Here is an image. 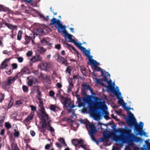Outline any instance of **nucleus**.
<instances>
[{
  "mask_svg": "<svg viewBox=\"0 0 150 150\" xmlns=\"http://www.w3.org/2000/svg\"><path fill=\"white\" fill-rule=\"evenodd\" d=\"M81 50L82 51L88 58V64L91 65V67L96 71H100L101 72V75L104 76V79H95L96 75L94 74L93 79L94 81L97 84H100L103 86H105V83H106L109 86L111 85V80L110 79V75L108 72H105L104 70H102L100 68L97 67L99 64V63L92 59L93 56L90 55V49L86 50V48L82 47Z\"/></svg>",
  "mask_w": 150,
  "mask_h": 150,
  "instance_id": "1",
  "label": "nucleus"
},
{
  "mask_svg": "<svg viewBox=\"0 0 150 150\" xmlns=\"http://www.w3.org/2000/svg\"><path fill=\"white\" fill-rule=\"evenodd\" d=\"M116 132L120 134V137L117 140L122 144L127 143L128 146L125 150H139V147L134 143V142L142 143L143 140L138 137L135 136L132 133H128L125 137L122 135L125 134V130L124 129L118 128L116 130Z\"/></svg>",
  "mask_w": 150,
  "mask_h": 150,
  "instance_id": "2",
  "label": "nucleus"
},
{
  "mask_svg": "<svg viewBox=\"0 0 150 150\" xmlns=\"http://www.w3.org/2000/svg\"><path fill=\"white\" fill-rule=\"evenodd\" d=\"M51 24H55L56 28L57 29L59 33H62L65 40L68 39L69 42H73L74 40V36L68 33L66 31V27L65 25H63L61 21L59 20H57L55 18H52L51 20Z\"/></svg>",
  "mask_w": 150,
  "mask_h": 150,
  "instance_id": "3",
  "label": "nucleus"
},
{
  "mask_svg": "<svg viewBox=\"0 0 150 150\" xmlns=\"http://www.w3.org/2000/svg\"><path fill=\"white\" fill-rule=\"evenodd\" d=\"M111 81V85L110 86H109L108 85V86L105 85V86L107 88V91H108V87H110V91L115 94H117L116 95L117 96V99H118V103L121 106H122V107L126 111H129L131 109L133 110V108H129L127 107L126 106L127 103H125L124 101L123 98V97L121 96V93L120 91L119 87L118 86L115 87V83H112Z\"/></svg>",
  "mask_w": 150,
  "mask_h": 150,
  "instance_id": "4",
  "label": "nucleus"
},
{
  "mask_svg": "<svg viewBox=\"0 0 150 150\" xmlns=\"http://www.w3.org/2000/svg\"><path fill=\"white\" fill-rule=\"evenodd\" d=\"M80 122L81 124L83 123L86 125V128L91 139L93 141H96L94 135L98 131L99 129H97L96 127L93 123H90L86 119L80 120Z\"/></svg>",
  "mask_w": 150,
  "mask_h": 150,
  "instance_id": "5",
  "label": "nucleus"
},
{
  "mask_svg": "<svg viewBox=\"0 0 150 150\" xmlns=\"http://www.w3.org/2000/svg\"><path fill=\"white\" fill-rule=\"evenodd\" d=\"M94 99L95 100L94 105L103 111L102 112H98L100 115H103L104 112L107 113L108 108L105 101L103 99L97 97H95Z\"/></svg>",
  "mask_w": 150,
  "mask_h": 150,
  "instance_id": "6",
  "label": "nucleus"
},
{
  "mask_svg": "<svg viewBox=\"0 0 150 150\" xmlns=\"http://www.w3.org/2000/svg\"><path fill=\"white\" fill-rule=\"evenodd\" d=\"M40 116V118L42 120L40 122V125H41V127L40 129V131L44 132L46 130H50L52 133L54 132V129L50 126L49 122L47 120L48 116L47 118H45L44 116L42 117V113H41Z\"/></svg>",
  "mask_w": 150,
  "mask_h": 150,
  "instance_id": "7",
  "label": "nucleus"
},
{
  "mask_svg": "<svg viewBox=\"0 0 150 150\" xmlns=\"http://www.w3.org/2000/svg\"><path fill=\"white\" fill-rule=\"evenodd\" d=\"M110 123L106 125L103 123L99 122L98 125L99 126L101 130V132L103 133L104 140L106 141H108L109 138L108 132H109L108 126L110 125Z\"/></svg>",
  "mask_w": 150,
  "mask_h": 150,
  "instance_id": "8",
  "label": "nucleus"
},
{
  "mask_svg": "<svg viewBox=\"0 0 150 150\" xmlns=\"http://www.w3.org/2000/svg\"><path fill=\"white\" fill-rule=\"evenodd\" d=\"M40 92H38L37 95V97L39 100V110L40 111L41 113H42V117H44H44L47 119L48 117V115L44 111L45 108L44 107L43 103L42 100V98L40 97Z\"/></svg>",
  "mask_w": 150,
  "mask_h": 150,
  "instance_id": "9",
  "label": "nucleus"
},
{
  "mask_svg": "<svg viewBox=\"0 0 150 150\" xmlns=\"http://www.w3.org/2000/svg\"><path fill=\"white\" fill-rule=\"evenodd\" d=\"M61 101L64 106L67 108L69 113L71 112V110L75 107V106L71 105L70 100L66 98L62 97Z\"/></svg>",
  "mask_w": 150,
  "mask_h": 150,
  "instance_id": "10",
  "label": "nucleus"
},
{
  "mask_svg": "<svg viewBox=\"0 0 150 150\" xmlns=\"http://www.w3.org/2000/svg\"><path fill=\"white\" fill-rule=\"evenodd\" d=\"M72 143L76 147V146H79L85 150H88V146L85 143L83 140L82 139H73L72 140Z\"/></svg>",
  "mask_w": 150,
  "mask_h": 150,
  "instance_id": "11",
  "label": "nucleus"
},
{
  "mask_svg": "<svg viewBox=\"0 0 150 150\" xmlns=\"http://www.w3.org/2000/svg\"><path fill=\"white\" fill-rule=\"evenodd\" d=\"M128 117L127 119V121L129 126H132L134 124H137L136 119L134 115L131 112H129L128 114Z\"/></svg>",
  "mask_w": 150,
  "mask_h": 150,
  "instance_id": "12",
  "label": "nucleus"
},
{
  "mask_svg": "<svg viewBox=\"0 0 150 150\" xmlns=\"http://www.w3.org/2000/svg\"><path fill=\"white\" fill-rule=\"evenodd\" d=\"M17 78V75H16L14 77H10L8 78L7 79V82L4 83L3 85L4 88H9L11 84L14 82Z\"/></svg>",
  "mask_w": 150,
  "mask_h": 150,
  "instance_id": "13",
  "label": "nucleus"
},
{
  "mask_svg": "<svg viewBox=\"0 0 150 150\" xmlns=\"http://www.w3.org/2000/svg\"><path fill=\"white\" fill-rule=\"evenodd\" d=\"M51 66L52 65L50 63L47 62L42 63L38 66L39 68L43 70H46L51 67Z\"/></svg>",
  "mask_w": 150,
  "mask_h": 150,
  "instance_id": "14",
  "label": "nucleus"
},
{
  "mask_svg": "<svg viewBox=\"0 0 150 150\" xmlns=\"http://www.w3.org/2000/svg\"><path fill=\"white\" fill-rule=\"evenodd\" d=\"M54 57L57 61L59 63L65 65L67 64V60L64 58L60 56L59 54H56L54 55Z\"/></svg>",
  "mask_w": 150,
  "mask_h": 150,
  "instance_id": "15",
  "label": "nucleus"
},
{
  "mask_svg": "<svg viewBox=\"0 0 150 150\" xmlns=\"http://www.w3.org/2000/svg\"><path fill=\"white\" fill-rule=\"evenodd\" d=\"M34 115V112H32L30 115L23 120V122L24 124L25 125L29 124L30 122L31 121L33 118Z\"/></svg>",
  "mask_w": 150,
  "mask_h": 150,
  "instance_id": "16",
  "label": "nucleus"
},
{
  "mask_svg": "<svg viewBox=\"0 0 150 150\" xmlns=\"http://www.w3.org/2000/svg\"><path fill=\"white\" fill-rule=\"evenodd\" d=\"M6 26L8 28L12 30H14L16 28V25H13L11 24L8 23L4 22H1L0 23V27H4Z\"/></svg>",
  "mask_w": 150,
  "mask_h": 150,
  "instance_id": "17",
  "label": "nucleus"
},
{
  "mask_svg": "<svg viewBox=\"0 0 150 150\" xmlns=\"http://www.w3.org/2000/svg\"><path fill=\"white\" fill-rule=\"evenodd\" d=\"M32 43L33 45H35V48L36 50H37L41 53H43L45 52L46 50L44 47H40V44H35L33 40H32Z\"/></svg>",
  "mask_w": 150,
  "mask_h": 150,
  "instance_id": "18",
  "label": "nucleus"
},
{
  "mask_svg": "<svg viewBox=\"0 0 150 150\" xmlns=\"http://www.w3.org/2000/svg\"><path fill=\"white\" fill-rule=\"evenodd\" d=\"M28 78V84L29 86H31L33 83L35 84L37 82V80L31 76H29Z\"/></svg>",
  "mask_w": 150,
  "mask_h": 150,
  "instance_id": "19",
  "label": "nucleus"
},
{
  "mask_svg": "<svg viewBox=\"0 0 150 150\" xmlns=\"http://www.w3.org/2000/svg\"><path fill=\"white\" fill-rule=\"evenodd\" d=\"M41 42L44 45L51 46L52 44L51 40L48 38H43L41 40Z\"/></svg>",
  "mask_w": 150,
  "mask_h": 150,
  "instance_id": "20",
  "label": "nucleus"
},
{
  "mask_svg": "<svg viewBox=\"0 0 150 150\" xmlns=\"http://www.w3.org/2000/svg\"><path fill=\"white\" fill-rule=\"evenodd\" d=\"M42 59L41 57L38 55H36L30 59V61L35 62L38 61H41Z\"/></svg>",
  "mask_w": 150,
  "mask_h": 150,
  "instance_id": "21",
  "label": "nucleus"
},
{
  "mask_svg": "<svg viewBox=\"0 0 150 150\" xmlns=\"http://www.w3.org/2000/svg\"><path fill=\"white\" fill-rule=\"evenodd\" d=\"M69 86L68 89V92H69L71 91V89L73 87V84L72 83V80L70 78L68 79Z\"/></svg>",
  "mask_w": 150,
  "mask_h": 150,
  "instance_id": "22",
  "label": "nucleus"
},
{
  "mask_svg": "<svg viewBox=\"0 0 150 150\" xmlns=\"http://www.w3.org/2000/svg\"><path fill=\"white\" fill-rule=\"evenodd\" d=\"M83 86L86 90H89L91 93L92 95H94V94H93V90L91 89L89 86L86 84H84L83 85Z\"/></svg>",
  "mask_w": 150,
  "mask_h": 150,
  "instance_id": "23",
  "label": "nucleus"
},
{
  "mask_svg": "<svg viewBox=\"0 0 150 150\" xmlns=\"http://www.w3.org/2000/svg\"><path fill=\"white\" fill-rule=\"evenodd\" d=\"M9 60L8 59H5L1 64L2 69H4L8 66L9 64Z\"/></svg>",
  "mask_w": 150,
  "mask_h": 150,
  "instance_id": "24",
  "label": "nucleus"
},
{
  "mask_svg": "<svg viewBox=\"0 0 150 150\" xmlns=\"http://www.w3.org/2000/svg\"><path fill=\"white\" fill-rule=\"evenodd\" d=\"M73 42L74 43L75 45L79 48L81 50L82 47H83L81 46L82 44L79 42L77 40H74Z\"/></svg>",
  "mask_w": 150,
  "mask_h": 150,
  "instance_id": "25",
  "label": "nucleus"
},
{
  "mask_svg": "<svg viewBox=\"0 0 150 150\" xmlns=\"http://www.w3.org/2000/svg\"><path fill=\"white\" fill-rule=\"evenodd\" d=\"M13 135L15 138H18L20 135V132L18 130L14 129Z\"/></svg>",
  "mask_w": 150,
  "mask_h": 150,
  "instance_id": "26",
  "label": "nucleus"
},
{
  "mask_svg": "<svg viewBox=\"0 0 150 150\" xmlns=\"http://www.w3.org/2000/svg\"><path fill=\"white\" fill-rule=\"evenodd\" d=\"M64 45L66 47L68 48L69 50H71L72 49L76 52H77L76 50L75 49L74 47L72 46L71 45L67 43H65L64 44Z\"/></svg>",
  "mask_w": 150,
  "mask_h": 150,
  "instance_id": "27",
  "label": "nucleus"
},
{
  "mask_svg": "<svg viewBox=\"0 0 150 150\" xmlns=\"http://www.w3.org/2000/svg\"><path fill=\"white\" fill-rule=\"evenodd\" d=\"M39 77L40 79L42 81L47 78V76L46 75L42 74V73L40 74Z\"/></svg>",
  "mask_w": 150,
  "mask_h": 150,
  "instance_id": "28",
  "label": "nucleus"
},
{
  "mask_svg": "<svg viewBox=\"0 0 150 150\" xmlns=\"http://www.w3.org/2000/svg\"><path fill=\"white\" fill-rule=\"evenodd\" d=\"M50 108L51 110L55 111L58 108V107L55 105H51Z\"/></svg>",
  "mask_w": 150,
  "mask_h": 150,
  "instance_id": "29",
  "label": "nucleus"
},
{
  "mask_svg": "<svg viewBox=\"0 0 150 150\" xmlns=\"http://www.w3.org/2000/svg\"><path fill=\"white\" fill-rule=\"evenodd\" d=\"M21 72L23 74H29L30 73L29 70L26 67H24L22 69Z\"/></svg>",
  "mask_w": 150,
  "mask_h": 150,
  "instance_id": "30",
  "label": "nucleus"
},
{
  "mask_svg": "<svg viewBox=\"0 0 150 150\" xmlns=\"http://www.w3.org/2000/svg\"><path fill=\"white\" fill-rule=\"evenodd\" d=\"M59 140L62 144L63 146L64 147H66L67 146V144L65 142L64 140V138H62L59 139Z\"/></svg>",
  "mask_w": 150,
  "mask_h": 150,
  "instance_id": "31",
  "label": "nucleus"
},
{
  "mask_svg": "<svg viewBox=\"0 0 150 150\" xmlns=\"http://www.w3.org/2000/svg\"><path fill=\"white\" fill-rule=\"evenodd\" d=\"M81 70L83 75L84 76H86L87 75V72L85 68L83 67H81Z\"/></svg>",
  "mask_w": 150,
  "mask_h": 150,
  "instance_id": "32",
  "label": "nucleus"
},
{
  "mask_svg": "<svg viewBox=\"0 0 150 150\" xmlns=\"http://www.w3.org/2000/svg\"><path fill=\"white\" fill-rule=\"evenodd\" d=\"M11 147L12 150H19L17 144L13 143L11 145Z\"/></svg>",
  "mask_w": 150,
  "mask_h": 150,
  "instance_id": "33",
  "label": "nucleus"
},
{
  "mask_svg": "<svg viewBox=\"0 0 150 150\" xmlns=\"http://www.w3.org/2000/svg\"><path fill=\"white\" fill-rule=\"evenodd\" d=\"M139 133L140 135H143L146 137H148L149 135H148V133L145 132L144 130H141L139 132Z\"/></svg>",
  "mask_w": 150,
  "mask_h": 150,
  "instance_id": "34",
  "label": "nucleus"
},
{
  "mask_svg": "<svg viewBox=\"0 0 150 150\" xmlns=\"http://www.w3.org/2000/svg\"><path fill=\"white\" fill-rule=\"evenodd\" d=\"M22 32L21 30H20L18 31V33L17 35V39L18 40H20L21 38L22 35Z\"/></svg>",
  "mask_w": 150,
  "mask_h": 150,
  "instance_id": "35",
  "label": "nucleus"
},
{
  "mask_svg": "<svg viewBox=\"0 0 150 150\" xmlns=\"http://www.w3.org/2000/svg\"><path fill=\"white\" fill-rule=\"evenodd\" d=\"M6 36V34L4 33L3 31H0V38L2 39L4 38Z\"/></svg>",
  "mask_w": 150,
  "mask_h": 150,
  "instance_id": "36",
  "label": "nucleus"
},
{
  "mask_svg": "<svg viewBox=\"0 0 150 150\" xmlns=\"http://www.w3.org/2000/svg\"><path fill=\"white\" fill-rule=\"evenodd\" d=\"M8 10V8H5L2 5H0V11H6Z\"/></svg>",
  "mask_w": 150,
  "mask_h": 150,
  "instance_id": "37",
  "label": "nucleus"
},
{
  "mask_svg": "<svg viewBox=\"0 0 150 150\" xmlns=\"http://www.w3.org/2000/svg\"><path fill=\"white\" fill-rule=\"evenodd\" d=\"M13 99L11 98L10 101L9 102V103L8 105V108H10L12 105L13 103Z\"/></svg>",
  "mask_w": 150,
  "mask_h": 150,
  "instance_id": "38",
  "label": "nucleus"
},
{
  "mask_svg": "<svg viewBox=\"0 0 150 150\" xmlns=\"http://www.w3.org/2000/svg\"><path fill=\"white\" fill-rule=\"evenodd\" d=\"M144 126V123L142 122H140L139 123V125L138 127L139 128L141 129V130H142L143 129V127Z\"/></svg>",
  "mask_w": 150,
  "mask_h": 150,
  "instance_id": "39",
  "label": "nucleus"
},
{
  "mask_svg": "<svg viewBox=\"0 0 150 150\" xmlns=\"http://www.w3.org/2000/svg\"><path fill=\"white\" fill-rule=\"evenodd\" d=\"M23 102V100H19L16 101V105H19L22 104Z\"/></svg>",
  "mask_w": 150,
  "mask_h": 150,
  "instance_id": "40",
  "label": "nucleus"
},
{
  "mask_svg": "<svg viewBox=\"0 0 150 150\" xmlns=\"http://www.w3.org/2000/svg\"><path fill=\"white\" fill-rule=\"evenodd\" d=\"M115 113L119 115H122V110L121 109H119L117 111H115Z\"/></svg>",
  "mask_w": 150,
  "mask_h": 150,
  "instance_id": "41",
  "label": "nucleus"
},
{
  "mask_svg": "<svg viewBox=\"0 0 150 150\" xmlns=\"http://www.w3.org/2000/svg\"><path fill=\"white\" fill-rule=\"evenodd\" d=\"M37 31L38 32V33L37 34L38 35H40L42 34V33H43V30L41 28H38L37 30Z\"/></svg>",
  "mask_w": 150,
  "mask_h": 150,
  "instance_id": "42",
  "label": "nucleus"
},
{
  "mask_svg": "<svg viewBox=\"0 0 150 150\" xmlns=\"http://www.w3.org/2000/svg\"><path fill=\"white\" fill-rule=\"evenodd\" d=\"M22 88H23V91L24 92H26L28 91V88L27 86H25V85H23V86Z\"/></svg>",
  "mask_w": 150,
  "mask_h": 150,
  "instance_id": "43",
  "label": "nucleus"
},
{
  "mask_svg": "<svg viewBox=\"0 0 150 150\" xmlns=\"http://www.w3.org/2000/svg\"><path fill=\"white\" fill-rule=\"evenodd\" d=\"M5 126L6 127L7 129H9L11 127L10 124L8 122H6L5 123Z\"/></svg>",
  "mask_w": 150,
  "mask_h": 150,
  "instance_id": "44",
  "label": "nucleus"
},
{
  "mask_svg": "<svg viewBox=\"0 0 150 150\" xmlns=\"http://www.w3.org/2000/svg\"><path fill=\"white\" fill-rule=\"evenodd\" d=\"M4 95L3 94H1L0 96V102H1L4 99Z\"/></svg>",
  "mask_w": 150,
  "mask_h": 150,
  "instance_id": "45",
  "label": "nucleus"
},
{
  "mask_svg": "<svg viewBox=\"0 0 150 150\" xmlns=\"http://www.w3.org/2000/svg\"><path fill=\"white\" fill-rule=\"evenodd\" d=\"M25 39L26 41V44H28L29 43V42L31 38L27 36L26 37Z\"/></svg>",
  "mask_w": 150,
  "mask_h": 150,
  "instance_id": "46",
  "label": "nucleus"
},
{
  "mask_svg": "<svg viewBox=\"0 0 150 150\" xmlns=\"http://www.w3.org/2000/svg\"><path fill=\"white\" fill-rule=\"evenodd\" d=\"M55 48L58 50H60L61 48V45L59 44H58L55 45Z\"/></svg>",
  "mask_w": 150,
  "mask_h": 150,
  "instance_id": "47",
  "label": "nucleus"
},
{
  "mask_svg": "<svg viewBox=\"0 0 150 150\" xmlns=\"http://www.w3.org/2000/svg\"><path fill=\"white\" fill-rule=\"evenodd\" d=\"M71 70V67H69L67 69L66 71L68 72L69 74H70Z\"/></svg>",
  "mask_w": 150,
  "mask_h": 150,
  "instance_id": "48",
  "label": "nucleus"
},
{
  "mask_svg": "<svg viewBox=\"0 0 150 150\" xmlns=\"http://www.w3.org/2000/svg\"><path fill=\"white\" fill-rule=\"evenodd\" d=\"M30 107L32 110L33 111H35L36 110V108L35 106L33 105H30Z\"/></svg>",
  "mask_w": 150,
  "mask_h": 150,
  "instance_id": "49",
  "label": "nucleus"
},
{
  "mask_svg": "<svg viewBox=\"0 0 150 150\" xmlns=\"http://www.w3.org/2000/svg\"><path fill=\"white\" fill-rule=\"evenodd\" d=\"M13 69H16L17 67V65L16 63H13L12 65Z\"/></svg>",
  "mask_w": 150,
  "mask_h": 150,
  "instance_id": "50",
  "label": "nucleus"
},
{
  "mask_svg": "<svg viewBox=\"0 0 150 150\" xmlns=\"http://www.w3.org/2000/svg\"><path fill=\"white\" fill-rule=\"evenodd\" d=\"M18 62L20 63L22 62L23 61V59L22 57H19L17 58Z\"/></svg>",
  "mask_w": 150,
  "mask_h": 150,
  "instance_id": "51",
  "label": "nucleus"
},
{
  "mask_svg": "<svg viewBox=\"0 0 150 150\" xmlns=\"http://www.w3.org/2000/svg\"><path fill=\"white\" fill-rule=\"evenodd\" d=\"M33 52L32 51H28L27 53V56L29 57L32 55Z\"/></svg>",
  "mask_w": 150,
  "mask_h": 150,
  "instance_id": "52",
  "label": "nucleus"
},
{
  "mask_svg": "<svg viewBox=\"0 0 150 150\" xmlns=\"http://www.w3.org/2000/svg\"><path fill=\"white\" fill-rule=\"evenodd\" d=\"M54 94V92L52 91H50L49 92L50 96H51L53 97Z\"/></svg>",
  "mask_w": 150,
  "mask_h": 150,
  "instance_id": "53",
  "label": "nucleus"
},
{
  "mask_svg": "<svg viewBox=\"0 0 150 150\" xmlns=\"http://www.w3.org/2000/svg\"><path fill=\"white\" fill-rule=\"evenodd\" d=\"M39 16L42 20L44 21V19H45V17L42 14H39Z\"/></svg>",
  "mask_w": 150,
  "mask_h": 150,
  "instance_id": "54",
  "label": "nucleus"
},
{
  "mask_svg": "<svg viewBox=\"0 0 150 150\" xmlns=\"http://www.w3.org/2000/svg\"><path fill=\"white\" fill-rule=\"evenodd\" d=\"M150 140V139H148L145 141V142L147 145H150V143L149 142Z\"/></svg>",
  "mask_w": 150,
  "mask_h": 150,
  "instance_id": "55",
  "label": "nucleus"
},
{
  "mask_svg": "<svg viewBox=\"0 0 150 150\" xmlns=\"http://www.w3.org/2000/svg\"><path fill=\"white\" fill-rule=\"evenodd\" d=\"M12 70L11 69H10L8 71H6V72L7 74L8 75H10L12 73Z\"/></svg>",
  "mask_w": 150,
  "mask_h": 150,
  "instance_id": "56",
  "label": "nucleus"
},
{
  "mask_svg": "<svg viewBox=\"0 0 150 150\" xmlns=\"http://www.w3.org/2000/svg\"><path fill=\"white\" fill-rule=\"evenodd\" d=\"M30 133L33 136H34L35 135V133L33 130H31Z\"/></svg>",
  "mask_w": 150,
  "mask_h": 150,
  "instance_id": "57",
  "label": "nucleus"
},
{
  "mask_svg": "<svg viewBox=\"0 0 150 150\" xmlns=\"http://www.w3.org/2000/svg\"><path fill=\"white\" fill-rule=\"evenodd\" d=\"M4 132L5 130L4 129H3L1 131L0 134L1 135H3L4 134Z\"/></svg>",
  "mask_w": 150,
  "mask_h": 150,
  "instance_id": "58",
  "label": "nucleus"
},
{
  "mask_svg": "<svg viewBox=\"0 0 150 150\" xmlns=\"http://www.w3.org/2000/svg\"><path fill=\"white\" fill-rule=\"evenodd\" d=\"M9 52L7 50H4L3 51V53L4 54H8Z\"/></svg>",
  "mask_w": 150,
  "mask_h": 150,
  "instance_id": "59",
  "label": "nucleus"
},
{
  "mask_svg": "<svg viewBox=\"0 0 150 150\" xmlns=\"http://www.w3.org/2000/svg\"><path fill=\"white\" fill-rule=\"evenodd\" d=\"M56 145L59 148H61L62 147V146L59 143H56Z\"/></svg>",
  "mask_w": 150,
  "mask_h": 150,
  "instance_id": "60",
  "label": "nucleus"
},
{
  "mask_svg": "<svg viewBox=\"0 0 150 150\" xmlns=\"http://www.w3.org/2000/svg\"><path fill=\"white\" fill-rule=\"evenodd\" d=\"M57 86L59 88H61L62 87V84L60 83H57Z\"/></svg>",
  "mask_w": 150,
  "mask_h": 150,
  "instance_id": "61",
  "label": "nucleus"
},
{
  "mask_svg": "<svg viewBox=\"0 0 150 150\" xmlns=\"http://www.w3.org/2000/svg\"><path fill=\"white\" fill-rule=\"evenodd\" d=\"M50 146V145L49 144H47L45 146V149H48Z\"/></svg>",
  "mask_w": 150,
  "mask_h": 150,
  "instance_id": "62",
  "label": "nucleus"
},
{
  "mask_svg": "<svg viewBox=\"0 0 150 150\" xmlns=\"http://www.w3.org/2000/svg\"><path fill=\"white\" fill-rule=\"evenodd\" d=\"M91 98V96H88L87 97L86 99L88 101L89 100H90Z\"/></svg>",
  "mask_w": 150,
  "mask_h": 150,
  "instance_id": "63",
  "label": "nucleus"
},
{
  "mask_svg": "<svg viewBox=\"0 0 150 150\" xmlns=\"http://www.w3.org/2000/svg\"><path fill=\"white\" fill-rule=\"evenodd\" d=\"M112 150H119V149L116 147L113 146Z\"/></svg>",
  "mask_w": 150,
  "mask_h": 150,
  "instance_id": "64",
  "label": "nucleus"
}]
</instances>
